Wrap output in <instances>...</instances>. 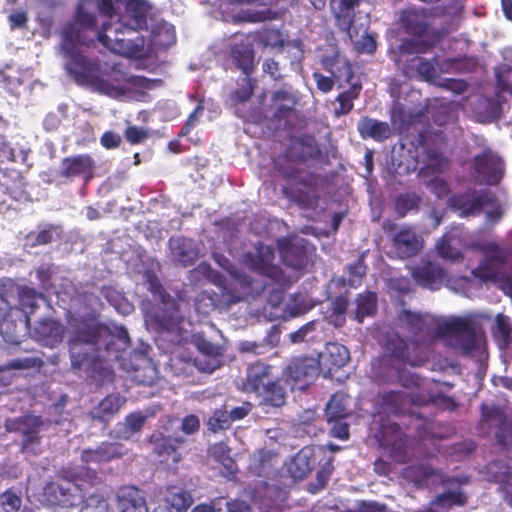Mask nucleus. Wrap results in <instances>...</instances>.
I'll return each mask as SVG.
<instances>
[{
	"mask_svg": "<svg viewBox=\"0 0 512 512\" xmlns=\"http://www.w3.org/2000/svg\"><path fill=\"white\" fill-rule=\"evenodd\" d=\"M401 21L409 34L421 36L427 27L424 15L415 9H407L402 12Z\"/></svg>",
	"mask_w": 512,
	"mask_h": 512,
	"instance_id": "obj_36",
	"label": "nucleus"
},
{
	"mask_svg": "<svg viewBox=\"0 0 512 512\" xmlns=\"http://www.w3.org/2000/svg\"><path fill=\"white\" fill-rule=\"evenodd\" d=\"M157 44L161 47L168 48L176 42V34L173 26L163 27L157 34Z\"/></svg>",
	"mask_w": 512,
	"mask_h": 512,
	"instance_id": "obj_60",
	"label": "nucleus"
},
{
	"mask_svg": "<svg viewBox=\"0 0 512 512\" xmlns=\"http://www.w3.org/2000/svg\"><path fill=\"white\" fill-rule=\"evenodd\" d=\"M124 136L127 142H129L132 145H136L147 139L149 134L147 130H145L144 128L137 126H128L125 129Z\"/></svg>",
	"mask_w": 512,
	"mask_h": 512,
	"instance_id": "obj_58",
	"label": "nucleus"
},
{
	"mask_svg": "<svg viewBox=\"0 0 512 512\" xmlns=\"http://www.w3.org/2000/svg\"><path fill=\"white\" fill-rule=\"evenodd\" d=\"M49 418L41 415L25 414L5 423L6 430L21 437L19 446L22 453L37 455L42 441L41 433L51 426Z\"/></svg>",
	"mask_w": 512,
	"mask_h": 512,
	"instance_id": "obj_8",
	"label": "nucleus"
},
{
	"mask_svg": "<svg viewBox=\"0 0 512 512\" xmlns=\"http://www.w3.org/2000/svg\"><path fill=\"white\" fill-rule=\"evenodd\" d=\"M57 234L56 227L49 225L44 229L40 230L33 236L32 246L47 245L54 241V236Z\"/></svg>",
	"mask_w": 512,
	"mask_h": 512,
	"instance_id": "obj_57",
	"label": "nucleus"
},
{
	"mask_svg": "<svg viewBox=\"0 0 512 512\" xmlns=\"http://www.w3.org/2000/svg\"><path fill=\"white\" fill-rule=\"evenodd\" d=\"M259 395L263 397L265 402L274 407H281L286 401V391L280 380H272L270 383H266Z\"/></svg>",
	"mask_w": 512,
	"mask_h": 512,
	"instance_id": "obj_37",
	"label": "nucleus"
},
{
	"mask_svg": "<svg viewBox=\"0 0 512 512\" xmlns=\"http://www.w3.org/2000/svg\"><path fill=\"white\" fill-rule=\"evenodd\" d=\"M330 7L338 27L343 31L363 21L365 10L370 12V4L366 0H331Z\"/></svg>",
	"mask_w": 512,
	"mask_h": 512,
	"instance_id": "obj_15",
	"label": "nucleus"
},
{
	"mask_svg": "<svg viewBox=\"0 0 512 512\" xmlns=\"http://www.w3.org/2000/svg\"><path fill=\"white\" fill-rule=\"evenodd\" d=\"M259 40L265 47H270L273 49H283L285 46L290 45L298 47L296 43L289 41L288 36L285 35L280 29H264L260 33Z\"/></svg>",
	"mask_w": 512,
	"mask_h": 512,
	"instance_id": "obj_38",
	"label": "nucleus"
},
{
	"mask_svg": "<svg viewBox=\"0 0 512 512\" xmlns=\"http://www.w3.org/2000/svg\"><path fill=\"white\" fill-rule=\"evenodd\" d=\"M69 476L75 484L76 494L82 498L81 507H99L105 502V483L94 469L81 466L69 471Z\"/></svg>",
	"mask_w": 512,
	"mask_h": 512,
	"instance_id": "obj_10",
	"label": "nucleus"
},
{
	"mask_svg": "<svg viewBox=\"0 0 512 512\" xmlns=\"http://www.w3.org/2000/svg\"><path fill=\"white\" fill-rule=\"evenodd\" d=\"M90 3H93L99 14L106 18L104 21L114 23L113 19L117 15V11L120 9V3L114 2L113 0H84L80 2L77 7L80 4H83L85 8L90 12L89 7H87V5ZM91 13L93 12L91 11Z\"/></svg>",
	"mask_w": 512,
	"mask_h": 512,
	"instance_id": "obj_41",
	"label": "nucleus"
},
{
	"mask_svg": "<svg viewBox=\"0 0 512 512\" xmlns=\"http://www.w3.org/2000/svg\"><path fill=\"white\" fill-rule=\"evenodd\" d=\"M94 18L80 10L62 29L61 50L67 58L65 68L80 86H89L94 91L110 97H120L127 93L126 84L150 89L152 80L143 76H128L117 66L103 68L100 61L84 55L78 45H93L92 37L84 32L93 28Z\"/></svg>",
	"mask_w": 512,
	"mask_h": 512,
	"instance_id": "obj_2",
	"label": "nucleus"
},
{
	"mask_svg": "<svg viewBox=\"0 0 512 512\" xmlns=\"http://www.w3.org/2000/svg\"><path fill=\"white\" fill-rule=\"evenodd\" d=\"M287 183L283 186V195L301 208H313L318 202V177L303 175L299 171L283 173Z\"/></svg>",
	"mask_w": 512,
	"mask_h": 512,
	"instance_id": "obj_9",
	"label": "nucleus"
},
{
	"mask_svg": "<svg viewBox=\"0 0 512 512\" xmlns=\"http://www.w3.org/2000/svg\"><path fill=\"white\" fill-rule=\"evenodd\" d=\"M126 452L127 450L121 443L102 442L94 449H84L81 452V460L86 464H102L118 459L125 455Z\"/></svg>",
	"mask_w": 512,
	"mask_h": 512,
	"instance_id": "obj_20",
	"label": "nucleus"
},
{
	"mask_svg": "<svg viewBox=\"0 0 512 512\" xmlns=\"http://www.w3.org/2000/svg\"><path fill=\"white\" fill-rule=\"evenodd\" d=\"M290 471L295 478H304L310 471L311 466L307 461V457L304 454V450H301L293 459L290 466Z\"/></svg>",
	"mask_w": 512,
	"mask_h": 512,
	"instance_id": "obj_52",
	"label": "nucleus"
},
{
	"mask_svg": "<svg viewBox=\"0 0 512 512\" xmlns=\"http://www.w3.org/2000/svg\"><path fill=\"white\" fill-rule=\"evenodd\" d=\"M147 316L158 332L181 336L184 316L180 310L179 300L171 297L159 303H154Z\"/></svg>",
	"mask_w": 512,
	"mask_h": 512,
	"instance_id": "obj_11",
	"label": "nucleus"
},
{
	"mask_svg": "<svg viewBox=\"0 0 512 512\" xmlns=\"http://www.w3.org/2000/svg\"><path fill=\"white\" fill-rule=\"evenodd\" d=\"M145 421L146 416L142 412L131 413L125 419L127 428L132 432L140 431Z\"/></svg>",
	"mask_w": 512,
	"mask_h": 512,
	"instance_id": "obj_61",
	"label": "nucleus"
},
{
	"mask_svg": "<svg viewBox=\"0 0 512 512\" xmlns=\"http://www.w3.org/2000/svg\"><path fill=\"white\" fill-rule=\"evenodd\" d=\"M8 22L12 30L26 28L28 23L27 12L23 9L14 10L8 15Z\"/></svg>",
	"mask_w": 512,
	"mask_h": 512,
	"instance_id": "obj_59",
	"label": "nucleus"
},
{
	"mask_svg": "<svg viewBox=\"0 0 512 512\" xmlns=\"http://www.w3.org/2000/svg\"><path fill=\"white\" fill-rule=\"evenodd\" d=\"M199 428H200V421L196 415L190 414V415L185 416L182 419L181 430L185 434H187V435L194 434L199 430Z\"/></svg>",
	"mask_w": 512,
	"mask_h": 512,
	"instance_id": "obj_62",
	"label": "nucleus"
},
{
	"mask_svg": "<svg viewBox=\"0 0 512 512\" xmlns=\"http://www.w3.org/2000/svg\"><path fill=\"white\" fill-rule=\"evenodd\" d=\"M44 365V361L40 357H24L12 359L9 362L0 365V372L11 370H40Z\"/></svg>",
	"mask_w": 512,
	"mask_h": 512,
	"instance_id": "obj_42",
	"label": "nucleus"
},
{
	"mask_svg": "<svg viewBox=\"0 0 512 512\" xmlns=\"http://www.w3.org/2000/svg\"><path fill=\"white\" fill-rule=\"evenodd\" d=\"M272 105L275 106V120L279 123L284 121L286 128L292 127L291 119L297 116L295 96L286 90L275 91L272 96Z\"/></svg>",
	"mask_w": 512,
	"mask_h": 512,
	"instance_id": "obj_24",
	"label": "nucleus"
},
{
	"mask_svg": "<svg viewBox=\"0 0 512 512\" xmlns=\"http://www.w3.org/2000/svg\"><path fill=\"white\" fill-rule=\"evenodd\" d=\"M393 248L396 255L405 259L418 253L422 248L423 240L410 227H402L393 235Z\"/></svg>",
	"mask_w": 512,
	"mask_h": 512,
	"instance_id": "obj_21",
	"label": "nucleus"
},
{
	"mask_svg": "<svg viewBox=\"0 0 512 512\" xmlns=\"http://www.w3.org/2000/svg\"><path fill=\"white\" fill-rule=\"evenodd\" d=\"M495 323H496V330H495L496 337L501 338V340L504 343H507V341L510 337V333L512 331V325H511L509 317L502 315V314H498L496 316Z\"/></svg>",
	"mask_w": 512,
	"mask_h": 512,
	"instance_id": "obj_56",
	"label": "nucleus"
},
{
	"mask_svg": "<svg viewBox=\"0 0 512 512\" xmlns=\"http://www.w3.org/2000/svg\"><path fill=\"white\" fill-rule=\"evenodd\" d=\"M207 425L208 429L213 433L229 429L231 421L229 419L228 411L216 409L209 418Z\"/></svg>",
	"mask_w": 512,
	"mask_h": 512,
	"instance_id": "obj_49",
	"label": "nucleus"
},
{
	"mask_svg": "<svg viewBox=\"0 0 512 512\" xmlns=\"http://www.w3.org/2000/svg\"><path fill=\"white\" fill-rule=\"evenodd\" d=\"M233 65L244 75L250 76L254 69L255 51L253 45L246 41L234 42L229 49Z\"/></svg>",
	"mask_w": 512,
	"mask_h": 512,
	"instance_id": "obj_25",
	"label": "nucleus"
},
{
	"mask_svg": "<svg viewBox=\"0 0 512 512\" xmlns=\"http://www.w3.org/2000/svg\"><path fill=\"white\" fill-rule=\"evenodd\" d=\"M21 505V497L11 489L0 494V506L4 512H17Z\"/></svg>",
	"mask_w": 512,
	"mask_h": 512,
	"instance_id": "obj_51",
	"label": "nucleus"
},
{
	"mask_svg": "<svg viewBox=\"0 0 512 512\" xmlns=\"http://www.w3.org/2000/svg\"><path fill=\"white\" fill-rule=\"evenodd\" d=\"M0 334L2 335L5 342L19 345V335L16 332V325L8 319H3L0 322Z\"/></svg>",
	"mask_w": 512,
	"mask_h": 512,
	"instance_id": "obj_54",
	"label": "nucleus"
},
{
	"mask_svg": "<svg viewBox=\"0 0 512 512\" xmlns=\"http://www.w3.org/2000/svg\"><path fill=\"white\" fill-rule=\"evenodd\" d=\"M317 321H310L303 326H301L298 330L292 332L289 337L292 343H301L303 341H314V336L308 337L310 333L315 332Z\"/></svg>",
	"mask_w": 512,
	"mask_h": 512,
	"instance_id": "obj_53",
	"label": "nucleus"
},
{
	"mask_svg": "<svg viewBox=\"0 0 512 512\" xmlns=\"http://www.w3.org/2000/svg\"><path fill=\"white\" fill-rule=\"evenodd\" d=\"M481 411L482 429H484L485 425L488 429L492 427L498 428L496 432L498 442L506 449L512 448V425L506 426L503 412L498 407L488 404H483Z\"/></svg>",
	"mask_w": 512,
	"mask_h": 512,
	"instance_id": "obj_19",
	"label": "nucleus"
},
{
	"mask_svg": "<svg viewBox=\"0 0 512 512\" xmlns=\"http://www.w3.org/2000/svg\"><path fill=\"white\" fill-rule=\"evenodd\" d=\"M364 20L359 22V27L356 25L349 30H345L351 42L359 52L373 53L376 50V42L374 38L367 33L369 24V11L365 10Z\"/></svg>",
	"mask_w": 512,
	"mask_h": 512,
	"instance_id": "obj_27",
	"label": "nucleus"
},
{
	"mask_svg": "<svg viewBox=\"0 0 512 512\" xmlns=\"http://www.w3.org/2000/svg\"><path fill=\"white\" fill-rule=\"evenodd\" d=\"M346 308H347V301L344 298L339 297L335 300V302L333 304V312H334V316H335V320H334L335 326L343 325V323L345 321L344 313H345Z\"/></svg>",
	"mask_w": 512,
	"mask_h": 512,
	"instance_id": "obj_63",
	"label": "nucleus"
},
{
	"mask_svg": "<svg viewBox=\"0 0 512 512\" xmlns=\"http://www.w3.org/2000/svg\"><path fill=\"white\" fill-rule=\"evenodd\" d=\"M376 301V294L372 292H365L357 297L355 316L359 322L376 311Z\"/></svg>",
	"mask_w": 512,
	"mask_h": 512,
	"instance_id": "obj_39",
	"label": "nucleus"
},
{
	"mask_svg": "<svg viewBox=\"0 0 512 512\" xmlns=\"http://www.w3.org/2000/svg\"><path fill=\"white\" fill-rule=\"evenodd\" d=\"M124 7L125 15L119 17L115 23L103 21L100 27L95 13L89 12L83 4L76 7L74 16L82 10L94 18V27L84 30L86 35L92 37L93 44L97 40L115 54L140 58L144 51L145 39L139 31L147 29L146 10L143 3L136 0H126Z\"/></svg>",
	"mask_w": 512,
	"mask_h": 512,
	"instance_id": "obj_3",
	"label": "nucleus"
},
{
	"mask_svg": "<svg viewBox=\"0 0 512 512\" xmlns=\"http://www.w3.org/2000/svg\"><path fill=\"white\" fill-rule=\"evenodd\" d=\"M426 51V46L420 45L415 40H407L400 46V56L397 60L398 65H403L406 75L418 74L421 79L438 84L440 72H449L452 62L440 65L437 58L428 60L418 54Z\"/></svg>",
	"mask_w": 512,
	"mask_h": 512,
	"instance_id": "obj_6",
	"label": "nucleus"
},
{
	"mask_svg": "<svg viewBox=\"0 0 512 512\" xmlns=\"http://www.w3.org/2000/svg\"><path fill=\"white\" fill-rule=\"evenodd\" d=\"M256 80L246 76L242 84L233 92V99L236 103H244L250 100L256 88Z\"/></svg>",
	"mask_w": 512,
	"mask_h": 512,
	"instance_id": "obj_50",
	"label": "nucleus"
},
{
	"mask_svg": "<svg viewBox=\"0 0 512 512\" xmlns=\"http://www.w3.org/2000/svg\"><path fill=\"white\" fill-rule=\"evenodd\" d=\"M75 489L69 471H64L54 481L45 485L43 494L51 505L65 508L79 507L82 498L76 494Z\"/></svg>",
	"mask_w": 512,
	"mask_h": 512,
	"instance_id": "obj_13",
	"label": "nucleus"
},
{
	"mask_svg": "<svg viewBox=\"0 0 512 512\" xmlns=\"http://www.w3.org/2000/svg\"><path fill=\"white\" fill-rule=\"evenodd\" d=\"M348 398L344 393L334 394L326 405L325 412L330 419L343 418L346 415Z\"/></svg>",
	"mask_w": 512,
	"mask_h": 512,
	"instance_id": "obj_46",
	"label": "nucleus"
},
{
	"mask_svg": "<svg viewBox=\"0 0 512 512\" xmlns=\"http://www.w3.org/2000/svg\"><path fill=\"white\" fill-rule=\"evenodd\" d=\"M6 127L7 122L0 116V163L16 161L15 150L4 134Z\"/></svg>",
	"mask_w": 512,
	"mask_h": 512,
	"instance_id": "obj_47",
	"label": "nucleus"
},
{
	"mask_svg": "<svg viewBox=\"0 0 512 512\" xmlns=\"http://www.w3.org/2000/svg\"><path fill=\"white\" fill-rule=\"evenodd\" d=\"M65 331V326L59 321L52 318H44L36 323L33 334L37 341L54 347L63 341Z\"/></svg>",
	"mask_w": 512,
	"mask_h": 512,
	"instance_id": "obj_23",
	"label": "nucleus"
},
{
	"mask_svg": "<svg viewBox=\"0 0 512 512\" xmlns=\"http://www.w3.org/2000/svg\"><path fill=\"white\" fill-rule=\"evenodd\" d=\"M149 291L153 296L154 303H159L161 301L167 300L172 296L166 291V289L161 284L160 280L156 276L149 277L148 280Z\"/></svg>",
	"mask_w": 512,
	"mask_h": 512,
	"instance_id": "obj_55",
	"label": "nucleus"
},
{
	"mask_svg": "<svg viewBox=\"0 0 512 512\" xmlns=\"http://www.w3.org/2000/svg\"><path fill=\"white\" fill-rule=\"evenodd\" d=\"M125 401V398L118 393L107 395L99 402L97 407L92 412L93 419H97L100 422H106L110 420L115 414L118 413Z\"/></svg>",
	"mask_w": 512,
	"mask_h": 512,
	"instance_id": "obj_33",
	"label": "nucleus"
},
{
	"mask_svg": "<svg viewBox=\"0 0 512 512\" xmlns=\"http://www.w3.org/2000/svg\"><path fill=\"white\" fill-rule=\"evenodd\" d=\"M281 257L286 266L296 270L303 269L307 265L306 253L296 246H290L281 251Z\"/></svg>",
	"mask_w": 512,
	"mask_h": 512,
	"instance_id": "obj_43",
	"label": "nucleus"
},
{
	"mask_svg": "<svg viewBox=\"0 0 512 512\" xmlns=\"http://www.w3.org/2000/svg\"><path fill=\"white\" fill-rule=\"evenodd\" d=\"M251 410L252 404L250 402H244L241 406L234 407L228 412L231 423L244 419Z\"/></svg>",
	"mask_w": 512,
	"mask_h": 512,
	"instance_id": "obj_64",
	"label": "nucleus"
},
{
	"mask_svg": "<svg viewBox=\"0 0 512 512\" xmlns=\"http://www.w3.org/2000/svg\"><path fill=\"white\" fill-rule=\"evenodd\" d=\"M277 491L276 487L264 482L254 489L252 501L262 512H269L277 505V501L274 498Z\"/></svg>",
	"mask_w": 512,
	"mask_h": 512,
	"instance_id": "obj_34",
	"label": "nucleus"
},
{
	"mask_svg": "<svg viewBox=\"0 0 512 512\" xmlns=\"http://www.w3.org/2000/svg\"><path fill=\"white\" fill-rule=\"evenodd\" d=\"M496 77L499 87L498 97L505 92L512 93V66L502 64L496 68Z\"/></svg>",
	"mask_w": 512,
	"mask_h": 512,
	"instance_id": "obj_48",
	"label": "nucleus"
},
{
	"mask_svg": "<svg viewBox=\"0 0 512 512\" xmlns=\"http://www.w3.org/2000/svg\"><path fill=\"white\" fill-rule=\"evenodd\" d=\"M275 252L270 246L258 243L255 252L244 254V263L253 272L283 285L286 276L281 267L274 264Z\"/></svg>",
	"mask_w": 512,
	"mask_h": 512,
	"instance_id": "obj_12",
	"label": "nucleus"
},
{
	"mask_svg": "<svg viewBox=\"0 0 512 512\" xmlns=\"http://www.w3.org/2000/svg\"><path fill=\"white\" fill-rule=\"evenodd\" d=\"M497 101L486 97H477L474 103L473 99L469 102L474 105L473 111L480 121H488L490 119L498 118L503 111V106L500 99L504 98L497 96Z\"/></svg>",
	"mask_w": 512,
	"mask_h": 512,
	"instance_id": "obj_32",
	"label": "nucleus"
},
{
	"mask_svg": "<svg viewBox=\"0 0 512 512\" xmlns=\"http://www.w3.org/2000/svg\"><path fill=\"white\" fill-rule=\"evenodd\" d=\"M475 178L479 183L497 184L503 173L501 158L492 151H485L474 160Z\"/></svg>",
	"mask_w": 512,
	"mask_h": 512,
	"instance_id": "obj_17",
	"label": "nucleus"
},
{
	"mask_svg": "<svg viewBox=\"0 0 512 512\" xmlns=\"http://www.w3.org/2000/svg\"><path fill=\"white\" fill-rule=\"evenodd\" d=\"M412 276L420 286L434 290L438 288V283L444 278L445 272L439 265L428 262L414 269Z\"/></svg>",
	"mask_w": 512,
	"mask_h": 512,
	"instance_id": "obj_30",
	"label": "nucleus"
},
{
	"mask_svg": "<svg viewBox=\"0 0 512 512\" xmlns=\"http://www.w3.org/2000/svg\"><path fill=\"white\" fill-rule=\"evenodd\" d=\"M171 252L175 261L181 267L192 266L198 258V251L192 241L186 238L171 239Z\"/></svg>",
	"mask_w": 512,
	"mask_h": 512,
	"instance_id": "obj_31",
	"label": "nucleus"
},
{
	"mask_svg": "<svg viewBox=\"0 0 512 512\" xmlns=\"http://www.w3.org/2000/svg\"><path fill=\"white\" fill-rule=\"evenodd\" d=\"M359 91L360 87L353 86L337 96L334 108L336 116L345 115L352 110L353 100L358 97Z\"/></svg>",
	"mask_w": 512,
	"mask_h": 512,
	"instance_id": "obj_45",
	"label": "nucleus"
},
{
	"mask_svg": "<svg viewBox=\"0 0 512 512\" xmlns=\"http://www.w3.org/2000/svg\"><path fill=\"white\" fill-rule=\"evenodd\" d=\"M165 502L169 508L177 512H184L192 505L193 498L188 491L176 486H170L165 494Z\"/></svg>",
	"mask_w": 512,
	"mask_h": 512,
	"instance_id": "obj_35",
	"label": "nucleus"
},
{
	"mask_svg": "<svg viewBox=\"0 0 512 512\" xmlns=\"http://www.w3.org/2000/svg\"><path fill=\"white\" fill-rule=\"evenodd\" d=\"M449 207L460 217L474 216L485 210L486 224L495 225L503 214L504 207L496 202L492 194L482 191L469 190L465 193L457 194L449 198Z\"/></svg>",
	"mask_w": 512,
	"mask_h": 512,
	"instance_id": "obj_7",
	"label": "nucleus"
},
{
	"mask_svg": "<svg viewBox=\"0 0 512 512\" xmlns=\"http://www.w3.org/2000/svg\"><path fill=\"white\" fill-rule=\"evenodd\" d=\"M125 327L114 329L101 323L83 321L76 326L68 342L71 366L74 369L93 367L96 363L118 359L130 346Z\"/></svg>",
	"mask_w": 512,
	"mask_h": 512,
	"instance_id": "obj_4",
	"label": "nucleus"
},
{
	"mask_svg": "<svg viewBox=\"0 0 512 512\" xmlns=\"http://www.w3.org/2000/svg\"><path fill=\"white\" fill-rule=\"evenodd\" d=\"M150 441L153 444V454L160 463H165L168 467H175L181 461L182 454L178 449L184 444V439L154 434Z\"/></svg>",
	"mask_w": 512,
	"mask_h": 512,
	"instance_id": "obj_16",
	"label": "nucleus"
},
{
	"mask_svg": "<svg viewBox=\"0 0 512 512\" xmlns=\"http://www.w3.org/2000/svg\"><path fill=\"white\" fill-rule=\"evenodd\" d=\"M357 129L363 139L371 138L378 142L388 139L391 134V128L388 123L369 117L360 119Z\"/></svg>",
	"mask_w": 512,
	"mask_h": 512,
	"instance_id": "obj_28",
	"label": "nucleus"
},
{
	"mask_svg": "<svg viewBox=\"0 0 512 512\" xmlns=\"http://www.w3.org/2000/svg\"><path fill=\"white\" fill-rule=\"evenodd\" d=\"M271 381V366L258 361L248 367L244 389L247 392L259 394L266 383H270Z\"/></svg>",
	"mask_w": 512,
	"mask_h": 512,
	"instance_id": "obj_26",
	"label": "nucleus"
},
{
	"mask_svg": "<svg viewBox=\"0 0 512 512\" xmlns=\"http://www.w3.org/2000/svg\"><path fill=\"white\" fill-rule=\"evenodd\" d=\"M96 161L87 153L64 157L59 165L57 174L66 182H72L76 178L85 184L95 177Z\"/></svg>",
	"mask_w": 512,
	"mask_h": 512,
	"instance_id": "obj_14",
	"label": "nucleus"
},
{
	"mask_svg": "<svg viewBox=\"0 0 512 512\" xmlns=\"http://www.w3.org/2000/svg\"><path fill=\"white\" fill-rule=\"evenodd\" d=\"M487 480L498 482L501 488L512 479L509 466L504 461H494L487 465Z\"/></svg>",
	"mask_w": 512,
	"mask_h": 512,
	"instance_id": "obj_40",
	"label": "nucleus"
},
{
	"mask_svg": "<svg viewBox=\"0 0 512 512\" xmlns=\"http://www.w3.org/2000/svg\"><path fill=\"white\" fill-rule=\"evenodd\" d=\"M212 283L216 285L217 291L203 290L194 299V307L198 314L206 316L215 310H227L232 305L239 303L243 298L239 287L247 290L252 279L244 273H234L231 278L227 279L221 273L216 272L213 275Z\"/></svg>",
	"mask_w": 512,
	"mask_h": 512,
	"instance_id": "obj_5",
	"label": "nucleus"
},
{
	"mask_svg": "<svg viewBox=\"0 0 512 512\" xmlns=\"http://www.w3.org/2000/svg\"><path fill=\"white\" fill-rule=\"evenodd\" d=\"M116 499L121 512H148L145 493L136 486L120 487Z\"/></svg>",
	"mask_w": 512,
	"mask_h": 512,
	"instance_id": "obj_22",
	"label": "nucleus"
},
{
	"mask_svg": "<svg viewBox=\"0 0 512 512\" xmlns=\"http://www.w3.org/2000/svg\"><path fill=\"white\" fill-rule=\"evenodd\" d=\"M42 293L34 288L24 286L19 291V305L26 314H31L38 307V300L43 299Z\"/></svg>",
	"mask_w": 512,
	"mask_h": 512,
	"instance_id": "obj_44",
	"label": "nucleus"
},
{
	"mask_svg": "<svg viewBox=\"0 0 512 512\" xmlns=\"http://www.w3.org/2000/svg\"><path fill=\"white\" fill-rule=\"evenodd\" d=\"M485 314H467L436 318L403 308L398 312L397 325L406 332L407 340L398 333L388 337L385 342L389 354L387 362L406 388L419 387L420 378L405 370L402 366L423 365L432 353V344L441 339L443 342L466 355H482L485 351V337L481 329V320Z\"/></svg>",
	"mask_w": 512,
	"mask_h": 512,
	"instance_id": "obj_1",
	"label": "nucleus"
},
{
	"mask_svg": "<svg viewBox=\"0 0 512 512\" xmlns=\"http://www.w3.org/2000/svg\"><path fill=\"white\" fill-rule=\"evenodd\" d=\"M324 358L325 365L328 367L327 374L322 370L324 377H331L333 368H340L346 365L350 359L348 349L339 343H327L325 351L322 352V359Z\"/></svg>",
	"mask_w": 512,
	"mask_h": 512,
	"instance_id": "obj_29",
	"label": "nucleus"
},
{
	"mask_svg": "<svg viewBox=\"0 0 512 512\" xmlns=\"http://www.w3.org/2000/svg\"><path fill=\"white\" fill-rule=\"evenodd\" d=\"M287 372L295 384L303 383L299 386L300 389H303L314 381L320 372V353H317L316 357L304 356L293 359Z\"/></svg>",
	"mask_w": 512,
	"mask_h": 512,
	"instance_id": "obj_18",
	"label": "nucleus"
}]
</instances>
